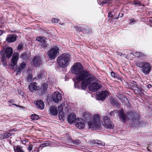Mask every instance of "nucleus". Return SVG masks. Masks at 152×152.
I'll return each instance as SVG.
<instances>
[{
  "label": "nucleus",
  "mask_w": 152,
  "mask_h": 152,
  "mask_svg": "<svg viewBox=\"0 0 152 152\" xmlns=\"http://www.w3.org/2000/svg\"><path fill=\"white\" fill-rule=\"evenodd\" d=\"M14 150L15 152H24L22 148L19 145L15 146L14 148Z\"/></svg>",
  "instance_id": "obj_24"
},
{
  "label": "nucleus",
  "mask_w": 152,
  "mask_h": 152,
  "mask_svg": "<svg viewBox=\"0 0 152 152\" xmlns=\"http://www.w3.org/2000/svg\"><path fill=\"white\" fill-rule=\"evenodd\" d=\"M26 66L25 63L23 62L21 63L20 65L16 68V71L17 72V74L18 75L20 74L21 72L22 71L23 69Z\"/></svg>",
  "instance_id": "obj_19"
},
{
  "label": "nucleus",
  "mask_w": 152,
  "mask_h": 152,
  "mask_svg": "<svg viewBox=\"0 0 152 152\" xmlns=\"http://www.w3.org/2000/svg\"><path fill=\"white\" fill-rule=\"evenodd\" d=\"M58 50V48L56 46H55L47 52V54L50 59H54L59 54Z\"/></svg>",
  "instance_id": "obj_4"
},
{
  "label": "nucleus",
  "mask_w": 152,
  "mask_h": 152,
  "mask_svg": "<svg viewBox=\"0 0 152 152\" xmlns=\"http://www.w3.org/2000/svg\"><path fill=\"white\" fill-rule=\"evenodd\" d=\"M111 75L112 77L114 78H116L117 77L118 75L117 73H115L113 72H112L111 73Z\"/></svg>",
  "instance_id": "obj_35"
},
{
  "label": "nucleus",
  "mask_w": 152,
  "mask_h": 152,
  "mask_svg": "<svg viewBox=\"0 0 152 152\" xmlns=\"http://www.w3.org/2000/svg\"><path fill=\"white\" fill-rule=\"evenodd\" d=\"M59 23L60 24H61V25H64V23H61V22H60V23Z\"/></svg>",
  "instance_id": "obj_59"
},
{
  "label": "nucleus",
  "mask_w": 152,
  "mask_h": 152,
  "mask_svg": "<svg viewBox=\"0 0 152 152\" xmlns=\"http://www.w3.org/2000/svg\"><path fill=\"white\" fill-rule=\"evenodd\" d=\"M28 88L29 90L32 92H34V91H37L39 88V87L37 86V83L36 82L30 83L29 85Z\"/></svg>",
  "instance_id": "obj_17"
},
{
  "label": "nucleus",
  "mask_w": 152,
  "mask_h": 152,
  "mask_svg": "<svg viewBox=\"0 0 152 152\" xmlns=\"http://www.w3.org/2000/svg\"><path fill=\"white\" fill-rule=\"evenodd\" d=\"M100 88V86L95 82H93L91 83L89 87V89L93 92L96 91Z\"/></svg>",
  "instance_id": "obj_14"
},
{
  "label": "nucleus",
  "mask_w": 152,
  "mask_h": 152,
  "mask_svg": "<svg viewBox=\"0 0 152 152\" xmlns=\"http://www.w3.org/2000/svg\"><path fill=\"white\" fill-rule=\"evenodd\" d=\"M72 142L73 143L75 144L76 145H78L80 144V141L78 140H74L72 141Z\"/></svg>",
  "instance_id": "obj_40"
},
{
  "label": "nucleus",
  "mask_w": 152,
  "mask_h": 152,
  "mask_svg": "<svg viewBox=\"0 0 152 152\" xmlns=\"http://www.w3.org/2000/svg\"><path fill=\"white\" fill-rule=\"evenodd\" d=\"M31 64L34 67H36L41 65L42 62L40 57L39 56H34L31 62Z\"/></svg>",
  "instance_id": "obj_10"
},
{
  "label": "nucleus",
  "mask_w": 152,
  "mask_h": 152,
  "mask_svg": "<svg viewBox=\"0 0 152 152\" xmlns=\"http://www.w3.org/2000/svg\"><path fill=\"white\" fill-rule=\"evenodd\" d=\"M75 120V114L74 113L69 115L67 118L68 122L70 124H72Z\"/></svg>",
  "instance_id": "obj_21"
},
{
  "label": "nucleus",
  "mask_w": 152,
  "mask_h": 152,
  "mask_svg": "<svg viewBox=\"0 0 152 152\" xmlns=\"http://www.w3.org/2000/svg\"><path fill=\"white\" fill-rule=\"evenodd\" d=\"M28 141V140L27 139H25V140H22V144L25 145Z\"/></svg>",
  "instance_id": "obj_45"
},
{
  "label": "nucleus",
  "mask_w": 152,
  "mask_h": 152,
  "mask_svg": "<svg viewBox=\"0 0 152 152\" xmlns=\"http://www.w3.org/2000/svg\"><path fill=\"white\" fill-rule=\"evenodd\" d=\"M130 20V21L131 22V23H132L134 21V20H133V19H130L129 20Z\"/></svg>",
  "instance_id": "obj_54"
},
{
  "label": "nucleus",
  "mask_w": 152,
  "mask_h": 152,
  "mask_svg": "<svg viewBox=\"0 0 152 152\" xmlns=\"http://www.w3.org/2000/svg\"><path fill=\"white\" fill-rule=\"evenodd\" d=\"M99 99L101 100H104L106 97L109 95V93L107 91H102L100 93L97 94Z\"/></svg>",
  "instance_id": "obj_16"
},
{
  "label": "nucleus",
  "mask_w": 152,
  "mask_h": 152,
  "mask_svg": "<svg viewBox=\"0 0 152 152\" xmlns=\"http://www.w3.org/2000/svg\"><path fill=\"white\" fill-rule=\"evenodd\" d=\"M23 94V92H22L21 91H20V92H19V93H18V94Z\"/></svg>",
  "instance_id": "obj_57"
},
{
  "label": "nucleus",
  "mask_w": 152,
  "mask_h": 152,
  "mask_svg": "<svg viewBox=\"0 0 152 152\" xmlns=\"http://www.w3.org/2000/svg\"><path fill=\"white\" fill-rule=\"evenodd\" d=\"M72 73L78 75L76 79L78 81H82L81 87L82 89H86L88 84L92 81H96L97 79L94 76L90 74L87 71L83 70V68L81 63H76L71 67Z\"/></svg>",
  "instance_id": "obj_1"
},
{
  "label": "nucleus",
  "mask_w": 152,
  "mask_h": 152,
  "mask_svg": "<svg viewBox=\"0 0 152 152\" xmlns=\"http://www.w3.org/2000/svg\"><path fill=\"white\" fill-rule=\"evenodd\" d=\"M59 117L60 118V115H59Z\"/></svg>",
  "instance_id": "obj_63"
},
{
  "label": "nucleus",
  "mask_w": 152,
  "mask_h": 152,
  "mask_svg": "<svg viewBox=\"0 0 152 152\" xmlns=\"http://www.w3.org/2000/svg\"><path fill=\"white\" fill-rule=\"evenodd\" d=\"M27 80L28 82H31L32 81V74L31 72L27 71Z\"/></svg>",
  "instance_id": "obj_23"
},
{
  "label": "nucleus",
  "mask_w": 152,
  "mask_h": 152,
  "mask_svg": "<svg viewBox=\"0 0 152 152\" xmlns=\"http://www.w3.org/2000/svg\"><path fill=\"white\" fill-rule=\"evenodd\" d=\"M0 54L2 56L1 61L2 62H5L6 60V57H5V55L4 53V52L1 51L0 52Z\"/></svg>",
  "instance_id": "obj_27"
},
{
  "label": "nucleus",
  "mask_w": 152,
  "mask_h": 152,
  "mask_svg": "<svg viewBox=\"0 0 152 152\" xmlns=\"http://www.w3.org/2000/svg\"><path fill=\"white\" fill-rule=\"evenodd\" d=\"M96 144L98 145L104 146L105 145V143L103 142H102L100 141L96 140Z\"/></svg>",
  "instance_id": "obj_34"
},
{
  "label": "nucleus",
  "mask_w": 152,
  "mask_h": 152,
  "mask_svg": "<svg viewBox=\"0 0 152 152\" xmlns=\"http://www.w3.org/2000/svg\"><path fill=\"white\" fill-rule=\"evenodd\" d=\"M151 68L150 64L148 62H145L142 68V71L144 74H148L150 73Z\"/></svg>",
  "instance_id": "obj_9"
},
{
  "label": "nucleus",
  "mask_w": 152,
  "mask_h": 152,
  "mask_svg": "<svg viewBox=\"0 0 152 152\" xmlns=\"http://www.w3.org/2000/svg\"><path fill=\"white\" fill-rule=\"evenodd\" d=\"M48 88V85L45 83H43L41 86V88L44 92Z\"/></svg>",
  "instance_id": "obj_29"
},
{
  "label": "nucleus",
  "mask_w": 152,
  "mask_h": 152,
  "mask_svg": "<svg viewBox=\"0 0 152 152\" xmlns=\"http://www.w3.org/2000/svg\"><path fill=\"white\" fill-rule=\"evenodd\" d=\"M3 33L2 31L0 30V36L1 35L3 34Z\"/></svg>",
  "instance_id": "obj_56"
},
{
  "label": "nucleus",
  "mask_w": 152,
  "mask_h": 152,
  "mask_svg": "<svg viewBox=\"0 0 152 152\" xmlns=\"http://www.w3.org/2000/svg\"><path fill=\"white\" fill-rule=\"evenodd\" d=\"M52 98L53 101L58 102L61 99L62 96L61 94L59 92L56 91L52 94Z\"/></svg>",
  "instance_id": "obj_7"
},
{
  "label": "nucleus",
  "mask_w": 152,
  "mask_h": 152,
  "mask_svg": "<svg viewBox=\"0 0 152 152\" xmlns=\"http://www.w3.org/2000/svg\"><path fill=\"white\" fill-rule=\"evenodd\" d=\"M92 31L91 29L90 28L87 26H85L83 29V32L85 33H89Z\"/></svg>",
  "instance_id": "obj_25"
},
{
  "label": "nucleus",
  "mask_w": 152,
  "mask_h": 152,
  "mask_svg": "<svg viewBox=\"0 0 152 152\" xmlns=\"http://www.w3.org/2000/svg\"><path fill=\"white\" fill-rule=\"evenodd\" d=\"M131 86L134 87L135 88L137 86V83L136 82L132 81L131 83Z\"/></svg>",
  "instance_id": "obj_38"
},
{
  "label": "nucleus",
  "mask_w": 152,
  "mask_h": 152,
  "mask_svg": "<svg viewBox=\"0 0 152 152\" xmlns=\"http://www.w3.org/2000/svg\"><path fill=\"white\" fill-rule=\"evenodd\" d=\"M7 62L6 61L3 62L2 64L3 65V66L4 67H5L7 66Z\"/></svg>",
  "instance_id": "obj_50"
},
{
  "label": "nucleus",
  "mask_w": 152,
  "mask_h": 152,
  "mask_svg": "<svg viewBox=\"0 0 152 152\" xmlns=\"http://www.w3.org/2000/svg\"><path fill=\"white\" fill-rule=\"evenodd\" d=\"M14 102V100L13 99H11L9 101V103H12Z\"/></svg>",
  "instance_id": "obj_49"
},
{
  "label": "nucleus",
  "mask_w": 152,
  "mask_h": 152,
  "mask_svg": "<svg viewBox=\"0 0 152 152\" xmlns=\"http://www.w3.org/2000/svg\"><path fill=\"white\" fill-rule=\"evenodd\" d=\"M152 87L151 85V84H148L147 85V87L148 88H151Z\"/></svg>",
  "instance_id": "obj_52"
},
{
  "label": "nucleus",
  "mask_w": 152,
  "mask_h": 152,
  "mask_svg": "<svg viewBox=\"0 0 152 152\" xmlns=\"http://www.w3.org/2000/svg\"><path fill=\"white\" fill-rule=\"evenodd\" d=\"M36 40L40 42V45L43 48H46L48 47V45L46 42L45 39L43 37H39L36 38Z\"/></svg>",
  "instance_id": "obj_13"
},
{
  "label": "nucleus",
  "mask_w": 152,
  "mask_h": 152,
  "mask_svg": "<svg viewBox=\"0 0 152 152\" xmlns=\"http://www.w3.org/2000/svg\"><path fill=\"white\" fill-rule=\"evenodd\" d=\"M83 28H81L79 27H77L76 28V29L79 31H82L83 32Z\"/></svg>",
  "instance_id": "obj_44"
},
{
  "label": "nucleus",
  "mask_w": 152,
  "mask_h": 152,
  "mask_svg": "<svg viewBox=\"0 0 152 152\" xmlns=\"http://www.w3.org/2000/svg\"><path fill=\"white\" fill-rule=\"evenodd\" d=\"M102 124L107 128L112 129L114 127V126L112 124V122L110 121V118L107 116L104 117Z\"/></svg>",
  "instance_id": "obj_6"
},
{
  "label": "nucleus",
  "mask_w": 152,
  "mask_h": 152,
  "mask_svg": "<svg viewBox=\"0 0 152 152\" xmlns=\"http://www.w3.org/2000/svg\"><path fill=\"white\" fill-rule=\"evenodd\" d=\"M9 104V106H12V105H13V104Z\"/></svg>",
  "instance_id": "obj_61"
},
{
  "label": "nucleus",
  "mask_w": 152,
  "mask_h": 152,
  "mask_svg": "<svg viewBox=\"0 0 152 152\" xmlns=\"http://www.w3.org/2000/svg\"><path fill=\"white\" fill-rule=\"evenodd\" d=\"M18 58L19 54L17 52L14 53L11 58V66H13L16 65Z\"/></svg>",
  "instance_id": "obj_11"
},
{
  "label": "nucleus",
  "mask_w": 152,
  "mask_h": 152,
  "mask_svg": "<svg viewBox=\"0 0 152 152\" xmlns=\"http://www.w3.org/2000/svg\"><path fill=\"white\" fill-rule=\"evenodd\" d=\"M118 17L117 18H115V19H118Z\"/></svg>",
  "instance_id": "obj_62"
},
{
  "label": "nucleus",
  "mask_w": 152,
  "mask_h": 152,
  "mask_svg": "<svg viewBox=\"0 0 152 152\" xmlns=\"http://www.w3.org/2000/svg\"><path fill=\"white\" fill-rule=\"evenodd\" d=\"M23 47V45L22 44H19L18 45V50H21Z\"/></svg>",
  "instance_id": "obj_42"
},
{
  "label": "nucleus",
  "mask_w": 152,
  "mask_h": 152,
  "mask_svg": "<svg viewBox=\"0 0 152 152\" xmlns=\"http://www.w3.org/2000/svg\"><path fill=\"white\" fill-rule=\"evenodd\" d=\"M141 52H137L135 53V56L139 58L141 56Z\"/></svg>",
  "instance_id": "obj_39"
},
{
  "label": "nucleus",
  "mask_w": 152,
  "mask_h": 152,
  "mask_svg": "<svg viewBox=\"0 0 152 152\" xmlns=\"http://www.w3.org/2000/svg\"><path fill=\"white\" fill-rule=\"evenodd\" d=\"M64 106V104L63 103L61 104L60 105L58 106V109L59 111H61L62 110L63 107V106Z\"/></svg>",
  "instance_id": "obj_33"
},
{
  "label": "nucleus",
  "mask_w": 152,
  "mask_h": 152,
  "mask_svg": "<svg viewBox=\"0 0 152 152\" xmlns=\"http://www.w3.org/2000/svg\"><path fill=\"white\" fill-rule=\"evenodd\" d=\"M70 59L71 56L69 54L65 53L61 55L57 59L58 66L63 68H65L69 65Z\"/></svg>",
  "instance_id": "obj_3"
},
{
  "label": "nucleus",
  "mask_w": 152,
  "mask_h": 152,
  "mask_svg": "<svg viewBox=\"0 0 152 152\" xmlns=\"http://www.w3.org/2000/svg\"><path fill=\"white\" fill-rule=\"evenodd\" d=\"M127 115L128 119L132 121H136L140 118L138 115L134 111L128 112Z\"/></svg>",
  "instance_id": "obj_5"
},
{
  "label": "nucleus",
  "mask_w": 152,
  "mask_h": 152,
  "mask_svg": "<svg viewBox=\"0 0 152 152\" xmlns=\"http://www.w3.org/2000/svg\"><path fill=\"white\" fill-rule=\"evenodd\" d=\"M31 119L33 120H37L38 119V116L36 114L32 115L31 116Z\"/></svg>",
  "instance_id": "obj_32"
},
{
  "label": "nucleus",
  "mask_w": 152,
  "mask_h": 152,
  "mask_svg": "<svg viewBox=\"0 0 152 152\" xmlns=\"http://www.w3.org/2000/svg\"><path fill=\"white\" fill-rule=\"evenodd\" d=\"M118 54L121 56H125V55L124 54H123L121 53H118Z\"/></svg>",
  "instance_id": "obj_48"
},
{
  "label": "nucleus",
  "mask_w": 152,
  "mask_h": 152,
  "mask_svg": "<svg viewBox=\"0 0 152 152\" xmlns=\"http://www.w3.org/2000/svg\"><path fill=\"white\" fill-rule=\"evenodd\" d=\"M124 15V14L121 13V14L119 13L118 14V17H122Z\"/></svg>",
  "instance_id": "obj_51"
},
{
  "label": "nucleus",
  "mask_w": 152,
  "mask_h": 152,
  "mask_svg": "<svg viewBox=\"0 0 152 152\" xmlns=\"http://www.w3.org/2000/svg\"><path fill=\"white\" fill-rule=\"evenodd\" d=\"M41 74H38V75L37 76L33 78V79L37 80L40 79L41 78Z\"/></svg>",
  "instance_id": "obj_41"
},
{
  "label": "nucleus",
  "mask_w": 152,
  "mask_h": 152,
  "mask_svg": "<svg viewBox=\"0 0 152 152\" xmlns=\"http://www.w3.org/2000/svg\"><path fill=\"white\" fill-rule=\"evenodd\" d=\"M51 21H52V22L55 23H58L59 22V20L58 19V18H53L52 19Z\"/></svg>",
  "instance_id": "obj_37"
},
{
  "label": "nucleus",
  "mask_w": 152,
  "mask_h": 152,
  "mask_svg": "<svg viewBox=\"0 0 152 152\" xmlns=\"http://www.w3.org/2000/svg\"><path fill=\"white\" fill-rule=\"evenodd\" d=\"M13 52L12 48L11 47H8L6 48L4 53L7 58L9 59L12 56Z\"/></svg>",
  "instance_id": "obj_15"
},
{
  "label": "nucleus",
  "mask_w": 152,
  "mask_h": 152,
  "mask_svg": "<svg viewBox=\"0 0 152 152\" xmlns=\"http://www.w3.org/2000/svg\"><path fill=\"white\" fill-rule=\"evenodd\" d=\"M110 102V103L113 105L115 104L116 105L117 104H118L117 102L115 100V99L113 98H111Z\"/></svg>",
  "instance_id": "obj_31"
},
{
  "label": "nucleus",
  "mask_w": 152,
  "mask_h": 152,
  "mask_svg": "<svg viewBox=\"0 0 152 152\" xmlns=\"http://www.w3.org/2000/svg\"><path fill=\"white\" fill-rule=\"evenodd\" d=\"M33 148V145H30L28 147L27 149L29 152H30L32 150Z\"/></svg>",
  "instance_id": "obj_43"
},
{
  "label": "nucleus",
  "mask_w": 152,
  "mask_h": 152,
  "mask_svg": "<svg viewBox=\"0 0 152 152\" xmlns=\"http://www.w3.org/2000/svg\"><path fill=\"white\" fill-rule=\"evenodd\" d=\"M76 126L79 129H83L85 126L84 121L81 118H76L75 120Z\"/></svg>",
  "instance_id": "obj_8"
},
{
  "label": "nucleus",
  "mask_w": 152,
  "mask_h": 152,
  "mask_svg": "<svg viewBox=\"0 0 152 152\" xmlns=\"http://www.w3.org/2000/svg\"><path fill=\"white\" fill-rule=\"evenodd\" d=\"M103 2L104 3H107V2L106 1H103Z\"/></svg>",
  "instance_id": "obj_60"
},
{
  "label": "nucleus",
  "mask_w": 152,
  "mask_h": 152,
  "mask_svg": "<svg viewBox=\"0 0 152 152\" xmlns=\"http://www.w3.org/2000/svg\"><path fill=\"white\" fill-rule=\"evenodd\" d=\"M78 86L77 84H76V83H75V85L74 86L75 88H77V86Z\"/></svg>",
  "instance_id": "obj_55"
},
{
  "label": "nucleus",
  "mask_w": 152,
  "mask_h": 152,
  "mask_svg": "<svg viewBox=\"0 0 152 152\" xmlns=\"http://www.w3.org/2000/svg\"><path fill=\"white\" fill-rule=\"evenodd\" d=\"M13 105L17 107H20V106H19L17 104H12Z\"/></svg>",
  "instance_id": "obj_53"
},
{
  "label": "nucleus",
  "mask_w": 152,
  "mask_h": 152,
  "mask_svg": "<svg viewBox=\"0 0 152 152\" xmlns=\"http://www.w3.org/2000/svg\"><path fill=\"white\" fill-rule=\"evenodd\" d=\"M112 112H111V113H110V114H111L112 113Z\"/></svg>",
  "instance_id": "obj_64"
},
{
  "label": "nucleus",
  "mask_w": 152,
  "mask_h": 152,
  "mask_svg": "<svg viewBox=\"0 0 152 152\" xmlns=\"http://www.w3.org/2000/svg\"><path fill=\"white\" fill-rule=\"evenodd\" d=\"M37 108L41 110L43 109L45 107L44 102L41 100H37L34 102Z\"/></svg>",
  "instance_id": "obj_18"
},
{
  "label": "nucleus",
  "mask_w": 152,
  "mask_h": 152,
  "mask_svg": "<svg viewBox=\"0 0 152 152\" xmlns=\"http://www.w3.org/2000/svg\"><path fill=\"white\" fill-rule=\"evenodd\" d=\"M134 91L135 92L136 94H142V91L143 90L142 88H139L137 86L135 88Z\"/></svg>",
  "instance_id": "obj_26"
},
{
  "label": "nucleus",
  "mask_w": 152,
  "mask_h": 152,
  "mask_svg": "<svg viewBox=\"0 0 152 152\" xmlns=\"http://www.w3.org/2000/svg\"><path fill=\"white\" fill-rule=\"evenodd\" d=\"M49 144L48 142H45L41 144L40 146L41 147H44L46 146H47L49 145Z\"/></svg>",
  "instance_id": "obj_36"
},
{
  "label": "nucleus",
  "mask_w": 152,
  "mask_h": 152,
  "mask_svg": "<svg viewBox=\"0 0 152 152\" xmlns=\"http://www.w3.org/2000/svg\"><path fill=\"white\" fill-rule=\"evenodd\" d=\"M96 140H92L90 141V142L91 143L94 144H96Z\"/></svg>",
  "instance_id": "obj_47"
},
{
  "label": "nucleus",
  "mask_w": 152,
  "mask_h": 152,
  "mask_svg": "<svg viewBox=\"0 0 152 152\" xmlns=\"http://www.w3.org/2000/svg\"><path fill=\"white\" fill-rule=\"evenodd\" d=\"M108 17H110V18H113V15L111 14V12H109L108 14Z\"/></svg>",
  "instance_id": "obj_46"
},
{
  "label": "nucleus",
  "mask_w": 152,
  "mask_h": 152,
  "mask_svg": "<svg viewBox=\"0 0 152 152\" xmlns=\"http://www.w3.org/2000/svg\"><path fill=\"white\" fill-rule=\"evenodd\" d=\"M145 62H140L138 63H137L136 64V65L138 67L142 68L143 65L145 64Z\"/></svg>",
  "instance_id": "obj_30"
},
{
  "label": "nucleus",
  "mask_w": 152,
  "mask_h": 152,
  "mask_svg": "<svg viewBox=\"0 0 152 152\" xmlns=\"http://www.w3.org/2000/svg\"><path fill=\"white\" fill-rule=\"evenodd\" d=\"M119 113V116L121 120L124 122H125L126 118V115L123 113V110H119L118 112Z\"/></svg>",
  "instance_id": "obj_20"
},
{
  "label": "nucleus",
  "mask_w": 152,
  "mask_h": 152,
  "mask_svg": "<svg viewBox=\"0 0 152 152\" xmlns=\"http://www.w3.org/2000/svg\"><path fill=\"white\" fill-rule=\"evenodd\" d=\"M17 37L15 34H8L7 35L6 41L9 43L13 42L16 41Z\"/></svg>",
  "instance_id": "obj_12"
},
{
  "label": "nucleus",
  "mask_w": 152,
  "mask_h": 152,
  "mask_svg": "<svg viewBox=\"0 0 152 152\" xmlns=\"http://www.w3.org/2000/svg\"><path fill=\"white\" fill-rule=\"evenodd\" d=\"M22 56H23V57H24V58H25L26 56V55H25L24 54V55H23V54H22Z\"/></svg>",
  "instance_id": "obj_58"
},
{
  "label": "nucleus",
  "mask_w": 152,
  "mask_h": 152,
  "mask_svg": "<svg viewBox=\"0 0 152 152\" xmlns=\"http://www.w3.org/2000/svg\"><path fill=\"white\" fill-rule=\"evenodd\" d=\"M91 117V115L89 113H86L84 115V119L88 123L89 128H91L92 130H97L100 128L101 125L99 116L98 114L95 115L93 117L92 121H90Z\"/></svg>",
  "instance_id": "obj_2"
},
{
  "label": "nucleus",
  "mask_w": 152,
  "mask_h": 152,
  "mask_svg": "<svg viewBox=\"0 0 152 152\" xmlns=\"http://www.w3.org/2000/svg\"><path fill=\"white\" fill-rule=\"evenodd\" d=\"M50 113L53 115H55L57 114V108L55 107H50Z\"/></svg>",
  "instance_id": "obj_22"
},
{
  "label": "nucleus",
  "mask_w": 152,
  "mask_h": 152,
  "mask_svg": "<svg viewBox=\"0 0 152 152\" xmlns=\"http://www.w3.org/2000/svg\"><path fill=\"white\" fill-rule=\"evenodd\" d=\"M12 135L9 132L3 134L2 136L4 139L8 138Z\"/></svg>",
  "instance_id": "obj_28"
}]
</instances>
